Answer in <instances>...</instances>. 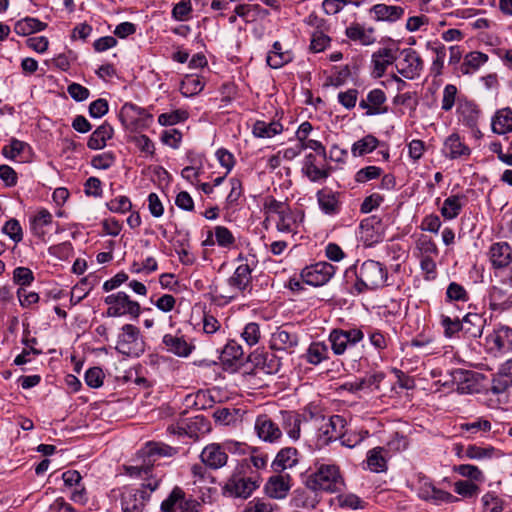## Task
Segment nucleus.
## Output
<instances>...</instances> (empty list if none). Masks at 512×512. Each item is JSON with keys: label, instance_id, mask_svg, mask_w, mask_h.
<instances>
[{"label": "nucleus", "instance_id": "28", "mask_svg": "<svg viewBox=\"0 0 512 512\" xmlns=\"http://www.w3.org/2000/svg\"><path fill=\"white\" fill-rule=\"evenodd\" d=\"M397 50L392 48H380L372 55L373 73L376 77H381L387 67L397 59Z\"/></svg>", "mask_w": 512, "mask_h": 512}, {"label": "nucleus", "instance_id": "44", "mask_svg": "<svg viewBox=\"0 0 512 512\" xmlns=\"http://www.w3.org/2000/svg\"><path fill=\"white\" fill-rule=\"evenodd\" d=\"M283 125L279 121L266 122L257 120L252 127V133L257 138H272L281 134Z\"/></svg>", "mask_w": 512, "mask_h": 512}, {"label": "nucleus", "instance_id": "8", "mask_svg": "<svg viewBox=\"0 0 512 512\" xmlns=\"http://www.w3.org/2000/svg\"><path fill=\"white\" fill-rule=\"evenodd\" d=\"M104 302L108 306L106 315L109 317L129 316L131 319H138L141 314L140 304L123 291L106 296Z\"/></svg>", "mask_w": 512, "mask_h": 512}, {"label": "nucleus", "instance_id": "42", "mask_svg": "<svg viewBox=\"0 0 512 512\" xmlns=\"http://www.w3.org/2000/svg\"><path fill=\"white\" fill-rule=\"evenodd\" d=\"M143 108L134 103H125L119 112V120L125 128H134L141 119Z\"/></svg>", "mask_w": 512, "mask_h": 512}, {"label": "nucleus", "instance_id": "39", "mask_svg": "<svg viewBox=\"0 0 512 512\" xmlns=\"http://www.w3.org/2000/svg\"><path fill=\"white\" fill-rule=\"evenodd\" d=\"M234 13L246 23L254 22L259 18H264L269 15V11L259 4H238L234 8Z\"/></svg>", "mask_w": 512, "mask_h": 512}, {"label": "nucleus", "instance_id": "5", "mask_svg": "<svg viewBox=\"0 0 512 512\" xmlns=\"http://www.w3.org/2000/svg\"><path fill=\"white\" fill-rule=\"evenodd\" d=\"M303 483L318 491L334 493L344 486L340 468L336 464H321L314 472L303 476Z\"/></svg>", "mask_w": 512, "mask_h": 512}, {"label": "nucleus", "instance_id": "46", "mask_svg": "<svg viewBox=\"0 0 512 512\" xmlns=\"http://www.w3.org/2000/svg\"><path fill=\"white\" fill-rule=\"evenodd\" d=\"M305 360L312 365H318L329 359V349L324 342H312L306 353Z\"/></svg>", "mask_w": 512, "mask_h": 512}, {"label": "nucleus", "instance_id": "48", "mask_svg": "<svg viewBox=\"0 0 512 512\" xmlns=\"http://www.w3.org/2000/svg\"><path fill=\"white\" fill-rule=\"evenodd\" d=\"M47 24L33 17H25L15 23L14 31L21 36L45 30Z\"/></svg>", "mask_w": 512, "mask_h": 512}, {"label": "nucleus", "instance_id": "30", "mask_svg": "<svg viewBox=\"0 0 512 512\" xmlns=\"http://www.w3.org/2000/svg\"><path fill=\"white\" fill-rule=\"evenodd\" d=\"M250 361L256 368L267 374H275L279 371L281 362L278 357L268 352H255L251 354Z\"/></svg>", "mask_w": 512, "mask_h": 512}, {"label": "nucleus", "instance_id": "49", "mask_svg": "<svg viewBox=\"0 0 512 512\" xmlns=\"http://www.w3.org/2000/svg\"><path fill=\"white\" fill-rule=\"evenodd\" d=\"M379 145V140L372 134H368L356 141L351 147L354 157H361L373 152Z\"/></svg>", "mask_w": 512, "mask_h": 512}, {"label": "nucleus", "instance_id": "1", "mask_svg": "<svg viewBox=\"0 0 512 512\" xmlns=\"http://www.w3.org/2000/svg\"><path fill=\"white\" fill-rule=\"evenodd\" d=\"M176 449L160 442H148L141 449L143 464L126 466V474L144 480L140 487L123 486L119 489V501L122 512H143L152 492L158 489L162 475L153 469L156 457L172 456Z\"/></svg>", "mask_w": 512, "mask_h": 512}, {"label": "nucleus", "instance_id": "24", "mask_svg": "<svg viewBox=\"0 0 512 512\" xmlns=\"http://www.w3.org/2000/svg\"><path fill=\"white\" fill-rule=\"evenodd\" d=\"M291 477L288 474L271 476L265 484L266 494L273 499H283L291 488Z\"/></svg>", "mask_w": 512, "mask_h": 512}, {"label": "nucleus", "instance_id": "12", "mask_svg": "<svg viewBox=\"0 0 512 512\" xmlns=\"http://www.w3.org/2000/svg\"><path fill=\"white\" fill-rule=\"evenodd\" d=\"M418 483L417 495L421 500L431 502L435 505H439L441 503H452L458 500L451 493L437 488L431 479L424 475L419 476Z\"/></svg>", "mask_w": 512, "mask_h": 512}, {"label": "nucleus", "instance_id": "55", "mask_svg": "<svg viewBox=\"0 0 512 512\" xmlns=\"http://www.w3.org/2000/svg\"><path fill=\"white\" fill-rule=\"evenodd\" d=\"M475 373L469 370H457L454 379L458 382V390L461 393H473L475 391Z\"/></svg>", "mask_w": 512, "mask_h": 512}, {"label": "nucleus", "instance_id": "20", "mask_svg": "<svg viewBox=\"0 0 512 512\" xmlns=\"http://www.w3.org/2000/svg\"><path fill=\"white\" fill-rule=\"evenodd\" d=\"M457 114L465 126L470 129L477 128L481 110L474 101L467 98L458 99Z\"/></svg>", "mask_w": 512, "mask_h": 512}, {"label": "nucleus", "instance_id": "22", "mask_svg": "<svg viewBox=\"0 0 512 512\" xmlns=\"http://www.w3.org/2000/svg\"><path fill=\"white\" fill-rule=\"evenodd\" d=\"M162 343L169 353L178 357H188L195 349L193 343L188 342L184 336L165 334Z\"/></svg>", "mask_w": 512, "mask_h": 512}, {"label": "nucleus", "instance_id": "36", "mask_svg": "<svg viewBox=\"0 0 512 512\" xmlns=\"http://www.w3.org/2000/svg\"><path fill=\"white\" fill-rule=\"evenodd\" d=\"M444 148L447 151L446 156L450 159L469 157L471 154V149L462 141L457 133L451 134L445 140Z\"/></svg>", "mask_w": 512, "mask_h": 512}, {"label": "nucleus", "instance_id": "62", "mask_svg": "<svg viewBox=\"0 0 512 512\" xmlns=\"http://www.w3.org/2000/svg\"><path fill=\"white\" fill-rule=\"evenodd\" d=\"M416 248L420 251L422 257H432L439 254L435 241L427 235L419 236L416 241Z\"/></svg>", "mask_w": 512, "mask_h": 512}, {"label": "nucleus", "instance_id": "56", "mask_svg": "<svg viewBox=\"0 0 512 512\" xmlns=\"http://www.w3.org/2000/svg\"><path fill=\"white\" fill-rule=\"evenodd\" d=\"M188 118L189 112L186 109H176L160 114L158 116V123L161 126H173L185 122Z\"/></svg>", "mask_w": 512, "mask_h": 512}, {"label": "nucleus", "instance_id": "33", "mask_svg": "<svg viewBox=\"0 0 512 512\" xmlns=\"http://www.w3.org/2000/svg\"><path fill=\"white\" fill-rule=\"evenodd\" d=\"M370 12L376 21L396 22L404 16V8L401 6L376 4Z\"/></svg>", "mask_w": 512, "mask_h": 512}, {"label": "nucleus", "instance_id": "47", "mask_svg": "<svg viewBox=\"0 0 512 512\" xmlns=\"http://www.w3.org/2000/svg\"><path fill=\"white\" fill-rule=\"evenodd\" d=\"M366 463L372 472L380 473L387 470V459L383 447H375L368 451Z\"/></svg>", "mask_w": 512, "mask_h": 512}, {"label": "nucleus", "instance_id": "35", "mask_svg": "<svg viewBox=\"0 0 512 512\" xmlns=\"http://www.w3.org/2000/svg\"><path fill=\"white\" fill-rule=\"evenodd\" d=\"M304 214L301 211L287 209L283 214L278 215L276 228L282 233H296L298 228V219L302 221Z\"/></svg>", "mask_w": 512, "mask_h": 512}, {"label": "nucleus", "instance_id": "18", "mask_svg": "<svg viewBox=\"0 0 512 512\" xmlns=\"http://www.w3.org/2000/svg\"><path fill=\"white\" fill-rule=\"evenodd\" d=\"M488 308L490 311L502 314L512 310V293L507 289L492 285L487 294Z\"/></svg>", "mask_w": 512, "mask_h": 512}, {"label": "nucleus", "instance_id": "11", "mask_svg": "<svg viewBox=\"0 0 512 512\" xmlns=\"http://www.w3.org/2000/svg\"><path fill=\"white\" fill-rule=\"evenodd\" d=\"M358 108L363 111L362 116L372 117L388 113L387 96L380 88H374L362 96Z\"/></svg>", "mask_w": 512, "mask_h": 512}, {"label": "nucleus", "instance_id": "10", "mask_svg": "<svg viewBox=\"0 0 512 512\" xmlns=\"http://www.w3.org/2000/svg\"><path fill=\"white\" fill-rule=\"evenodd\" d=\"M336 273V267L328 262H317L301 270L300 277L305 284L319 287L327 284Z\"/></svg>", "mask_w": 512, "mask_h": 512}, {"label": "nucleus", "instance_id": "40", "mask_svg": "<svg viewBox=\"0 0 512 512\" xmlns=\"http://www.w3.org/2000/svg\"><path fill=\"white\" fill-rule=\"evenodd\" d=\"M488 59V55L483 52L471 51L464 56L460 70L464 75L473 74L487 63Z\"/></svg>", "mask_w": 512, "mask_h": 512}, {"label": "nucleus", "instance_id": "19", "mask_svg": "<svg viewBox=\"0 0 512 512\" xmlns=\"http://www.w3.org/2000/svg\"><path fill=\"white\" fill-rule=\"evenodd\" d=\"M200 457L202 462L212 469H219L225 466L228 460L226 447L219 443L207 445L202 450Z\"/></svg>", "mask_w": 512, "mask_h": 512}, {"label": "nucleus", "instance_id": "54", "mask_svg": "<svg viewBox=\"0 0 512 512\" xmlns=\"http://www.w3.org/2000/svg\"><path fill=\"white\" fill-rule=\"evenodd\" d=\"M366 333L368 335L370 344L378 352H381L388 348L389 343L391 342V338L387 333H384L379 329L371 327L366 328Z\"/></svg>", "mask_w": 512, "mask_h": 512}, {"label": "nucleus", "instance_id": "6", "mask_svg": "<svg viewBox=\"0 0 512 512\" xmlns=\"http://www.w3.org/2000/svg\"><path fill=\"white\" fill-rule=\"evenodd\" d=\"M115 349L126 356L138 357L145 351V342L140 329L133 324H124L117 336Z\"/></svg>", "mask_w": 512, "mask_h": 512}, {"label": "nucleus", "instance_id": "26", "mask_svg": "<svg viewBox=\"0 0 512 512\" xmlns=\"http://www.w3.org/2000/svg\"><path fill=\"white\" fill-rule=\"evenodd\" d=\"M463 335L470 339L480 338L486 326V318L478 313H467L462 318Z\"/></svg>", "mask_w": 512, "mask_h": 512}, {"label": "nucleus", "instance_id": "57", "mask_svg": "<svg viewBox=\"0 0 512 512\" xmlns=\"http://www.w3.org/2000/svg\"><path fill=\"white\" fill-rule=\"evenodd\" d=\"M458 99H465V97L458 96V88L456 87V85H445L442 92L441 109L444 112L451 111L455 104L458 105Z\"/></svg>", "mask_w": 512, "mask_h": 512}, {"label": "nucleus", "instance_id": "7", "mask_svg": "<svg viewBox=\"0 0 512 512\" xmlns=\"http://www.w3.org/2000/svg\"><path fill=\"white\" fill-rule=\"evenodd\" d=\"M365 336V332L359 327H350L348 329L334 328L328 335V341L334 355H344L349 349L360 343Z\"/></svg>", "mask_w": 512, "mask_h": 512}, {"label": "nucleus", "instance_id": "27", "mask_svg": "<svg viewBox=\"0 0 512 512\" xmlns=\"http://www.w3.org/2000/svg\"><path fill=\"white\" fill-rule=\"evenodd\" d=\"M300 453L295 447H284L278 451L272 462V468L276 472L293 468L299 463Z\"/></svg>", "mask_w": 512, "mask_h": 512}, {"label": "nucleus", "instance_id": "25", "mask_svg": "<svg viewBox=\"0 0 512 512\" xmlns=\"http://www.w3.org/2000/svg\"><path fill=\"white\" fill-rule=\"evenodd\" d=\"M243 357V348L236 340H229L220 354V360L227 368L240 366L243 363Z\"/></svg>", "mask_w": 512, "mask_h": 512}, {"label": "nucleus", "instance_id": "3", "mask_svg": "<svg viewBox=\"0 0 512 512\" xmlns=\"http://www.w3.org/2000/svg\"><path fill=\"white\" fill-rule=\"evenodd\" d=\"M259 485L257 472L251 471L244 460L222 486V494L226 497L247 499Z\"/></svg>", "mask_w": 512, "mask_h": 512}, {"label": "nucleus", "instance_id": "13", "mask_svg": "<svg viewBox=\"0 0 512 512\" xmlns=\"http://www.w3.org/2000/svg\"><path fill=\"white\" fill-rule=\"evenodd\" d=\"M386 225L376 216L365 218L360 223V238L365 246H373L385 238Z\"/></svg>", "mask_w": 512, "mask_h": 512}, {"label": "nucleus", "instance_id": "9", "mask_svg": "<svg viewBox=\"0 0 512 512\" xmlns=\"http://www.w3.org/2000/svg\"><path fill=\"white\" fill-rule=\"evenodd\" d=\"M484 347L494 356L504 355L512 351V328L499 324L486 335Z\"/></svg>", "mask_w": 512, "mask_h": 512}, {"label": "nucleus", "instance_id": "63", "mask_svg": "<svg viewBox=\"0 0 512 512\" xmlns=\"http://www.w3.org/2000/svg\"><path fill=\"white\" fill-rule=\"evenodd\" d=\"M27 148H29V145L26 142L12 138L10 143L2 148V155L9 160H15Z\"/></svg>", "mask_w": 512, "mask_h": 512}, {"label": "nucleus", "instance_id": "21", "mask_svg": "<svg viewBox=\"0 0 512 512\" xmlns=\"http://www.w3.org/2000/svg\"><path fill=\"white\" fill-rule=\"evenodd\" d=\"M346 428V420L341 415H332L320 428V440L324 444L338 440Z\"/></svg>", "mask_w": 512, "mask_h": 512}, {"label": "nucleus", "instance_id": "50", "mask_svg": "<svg viewBox=\"0 0 512 512\" xmlns=\"http://www.w3.org/2000/svg\"><path fill=\"white\" fill-rule=\"evenodd\" d=\"M290 61L291 55L288 52L282 51L281 43L278 41L274 42L272 50L267 55V64L273 69H278Z\"/></svg>", "mask_w": 512, "mask_h": 512}, {"label": "nucleus", "instance_id": "59", "mask_svg": "<svg viewBox=\"0 0 512 512\" xmlns=\"http://www.w3.org/2000/svg\"><path fill=\"white\" fill-rule=\"evenodd\" d=\"M193 12L191 0H180L171 10V17L175 21L185 22L191 19Z\"/></svg>", "mask_w": 512, "mask_h": 512}, {"label": "nucleus", "instance_id": "34", "mask_svg": "<svg viewBox=\"0 0 512 512\" xmlns=\"http://www.w3.org/2000/svg\"><path fill=\"white\" fill-rule=\"evenodd\" d=\"M114 135L113 127L104 122L98 126L90 135L87 141V147L91 150H100L106 146V142Z\"/></svg>", "mask_w": 512, "mask_h": 512}, {"label": "nucleus", "instance_id": "16", "mask_svg": "<svg viewBox=\"0 0 512 512\" xmlns=\"http://www.w3.org/2000/svg\"><path fill=\"white\" fill-rule=\"evenodd\" d=\"M256 435L264 442L278 443L283 437L282 429L269 415L260 414L254 423Z\"/></svg>", "mask_w": 512, "mask_h": 512}, {"label": "nucleus", "instance_id": "4", "mask_svg": "<svg viewBox=\"0 0 512 512\" xmlns=\"http://www.w3.org/2000/svg\"><path fill=\"white\" fill-rule=\"evenodd\" d=\"M237 260L241 263L227 279L229 293L219 295V298L225 299V303L252 290V272L255 270L258 261L255 259V256L248 258L244 257L242 254L238 256ZM216 298H218V296H216Z\"/></svg>", "mask_w": 512, "mask_h": 512}, {"label": "nucleus", "instance_id": "37", "mask_svg": "<svg viewBox=\"0 0 512 512\" xmlns=\"http://www.w3.org/2000/svg\"><path fill=\"white\" fill-rule=\"evenodd\" d=\"M281 425L289 438L296 441L301 435V419L299 414L293 411H281Z\"/></svg>", "mask_w": 512, "mask_h": 512}, {"label": "nucleus", "instance_id": "60", "mask_svg": "<svg viewBox=\"0 0 512 512\" xmlns=\"http://www.w3.org/2000/svg\"><path fill=\"white\" fill-rule=\"evenodd\" d=\"M337 502L339 507L344 509L362 510L365 509L367 503L362 500L359 496L353 493H345L337 496Z\"/></svg>", "mask_w": 512, "mask_h": 512}, {"label": "nucleus", "instance_id": "58", "mask_svg": "<svg viewBox=\"0 0 512 512\" xmlns=\"http://www.w3.org/2000/svg\"><path fill=\"white\" fill-rule=\"evenodd\" d=\"M440 325L446 338H453L459 332L463 333L462 320L458 317L451 318L448 315L442 314L440 316Z\"/></svg>", "mask_w": 512, "mask_h": 512}, {"label": "nucleus", "instance_id": "61", "mask_svg": "<svg viewBox=\"0 0 512 512\" xmlns=\"http://www.w3.org/2000/svg\"><path fill=\"white\" fill-rule=\"evenodd\" d=\"M454 472L462 477L468 478L472 482H483L485 480L483 472L475 465L461 464L454 466Z\"/></svg>", "mask_w": 512, "mask_h": 512}, {"label": "nucleus", "instance_id": "52", "mask_svg": "<svg viewBox=\"0 0 512 512\" xmlns=\"http://www.w3.org/2000/svg\"><path fill=\"white\" fill-rule=\"evenodd\" d=\"M501 378L493 381L492 391L499 394L512 386V359L507 360L500 369Z\"/></svg>", "mask_w": 512, "mask_h": 512}, {"label": "nucleus", "instance_id": "31", "mask_svg": "<svg viewBox=\"0 0 512 512\" xmlns=\"http://www.w3.org/2000/svg\"><path fill=\"white\" fill-rule=\"evenodd\" d=\"M491 129L498 135L512 132V109L510 107L498 109L494 113L491 119Z\"/></svg>", "mask_w": 512, "mask_h": 512}, {"label": "nucleus", "instance_id": "53", "mask_svg": "<svg viewBox=\"0 0 512 512\" xmlns=\"http://www.w3.org/2000/svg\"><path fill=\"white\" fill-rule=\"evenodd\" d=\"M205 86V82L200 77L188 76L180 85V92L185 97H192L199 94Z\"/></svg>", "mask_w": 512, "mask_h": 512}, {"label": "nucleus", "instance_id": "45", "mask_svg": "<svg viewBox=\"0 0 512 512\" xmlns=\"http://www.w3.org/2000/svg\"><path fill=\"white\" fill-rule=\"evenodd\" d=\"M317 201L320 209L329 215L338 213L339 201L335 193L328 189H321L317 192Z\"/></svg>", "mask_w": 512, "mask_h": 512}, {"label": "nucleus", "instance_id": "14", "mask_svg": "<svg viewBox=\"0 0 512 512\" xmlns=\"http://www.w3.org/2000/svg\"><path fill=\"white\" fill-rule=\"evenodd\" d=\"M487 257L494 271H503L512 264V246L506 241L494 242L488 248Z\"/></svg>", "mask_w": 512, "mask_h": 512}, {"label": "nucleus", "instance_id": "64", "mask_svg": "<svg viewBox=\"0 0 512 512\" xmlns=\"http://www.w3.org/2000/svg\"><path fill=\"white\" fill-rule=\"evenodd\" d=\"M184 495L185 493L183 492V490H181L178 487H175L168 496V498L162 502L161 510L163 512H176L179 507L180 500H183Z\"/></svg>", "mask_w": 512, "mask_h": 512}, {"label": "nucleus", "instance_id": "51", "mask_svg": "<svg viewBox=\"0 0 512 512\" xmlns=\"http://www.w3.org/2000/svg\"><path fill=\"white\" fill-rule=\"evenodd\" d=\"M470 295L465 287L457 282H450L445 293L446 303H466Z\"/></svg>", "mask_w": 512, "mask_h": 512}, {"label": "nucleus", "instance_id": "32", "mask_svg": "<svg viewBox=\"0 0 512 512\" xmlns=\"http://www.w3.org/2000/svg\"><path fill=\"white\" fill-rule=\"evenodd\" d=\"M318 490L309 488L305 485L304 488H297L292 494V504L298 508H314L318 502Z\"/></svg>", "mask_w": 512, "mask_h": 512}, {"label": "nucleus", "instance_id": "2", "mask_svg": "<svg viewBox=\"0 0 512 512\" xmlns=\"http://www.w3.org/2000/svg\"><path fill=\"white\" fill-rule=\"evenodd\" d=\"M349 273H353L356 277L353 285V292L356 294L382 288L386 285L388 279L387 268L375 260H366L359 268L356 266L350 267L346 274Z\"/></svg>", "mask_w": 512, "mask_h": 512}, {"label": "nucleus", "instance_id": "41", "mask_svg": "<svg viewBox=\"0 0 512 512\" xmlns=\"http://www.w3.org/2000/svg\"><path fill=\"white\" fill-rule=\"evenodd\" d=\"M53 216L52 214L46 210H40L33 218L30 220V231L37 238L44 240L46 236L45 227L52 224Z\"/></svg>", "mask_w": 512, "mask_h": 512}, {"label": "nucleus", "instance_id": "17", "mask_svg": "<svg viewBox=\"0 0 512 512\" xmlns=\"http://www.w3.org/2000/svg\"><path fill=\"white\" fill-rule=\"evenodd\" d=\"M402 59H400L396 68L397 71L407 79H414L419 77L423 70V60L420 55L411 48H406L401 51Z\"/></svg>", "mask_w": 512, "mask_h": 512}, {"label": "nucleus", "instance_id": "23", "mask_svg": "<svg viewBox=\"0 0 512 512\" xmlns=\"http://www.w3.org/2000/svg\"><path fill=\"white\" fill-rule=\"evenodd\" d=\"M298 335L283 328H278L271 336L270 348L275 351L292 352L298 345Z\"/></svg>", "mask_w": 512, "mask_h": 512}, {"label": "nucleus", "instance_id": "15", "mask_svg": "<svg viewBox=\"0 0 512 512\" xmlns=\"http://www.w3.org/2000/svg\"><path fill=\"white\" fill-rule=\"evenodd\" d=\"M326 161L327 156L323 159L318 154L309 153L304 158L302 173L311 182L326 180L330 175V167Z\"/></svg>", "mask_w": 512, "mask_h": 512}, {"label": "nucleus", "instance_id": "43", "mask_svg": "<svg viewBox=\"0 0 512 512\" xmlns=\"http://www.w3.org/2000/svg\"><path fill=\"white\" fill-rule=\"evenodd\" d=\"M187 437L191 439H198L199 437L207 434L210 429V422L203 416L197 415L195 417L186 419Z\"/></svg>", "mask_w": 512, "mask_h": 512}, {"label": "nucleus", "instance_id": "38", "mask_svg": "<svg viewBox=\"0 0 512 512\" xmlns=\"http://www.w3.org/2000/svg\"><path fill=\"white\" fill-rule=\"evenodd\" d=\"M346 36L354 42H358L361 45L368 46L375 42L374 29H365L358 23L351 24L346 28Z\"/></svg>", "mask_w": 512, "mask_h": 512}, {"label": "nucleus", "instance_id": "29", "mask_svg": "<svg viewBox=\"0 0 512 512\" xmlns=\"http://www.w3.org/2000/svg\"><path fill=\"white\" fill-rule=\"evenodd\" d=\"M467 203V197L463 194H455L447 197L440 208L441 216L445 220H453L459 216Z\"/></svg>", "mask_w": 512, "mask_h": 512}]
</instances>
